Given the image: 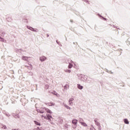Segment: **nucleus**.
<instances>
[{
  "mask_svg": "<svg viewBox=\"0 0 130 130\" xmlns=\"http://www.w3.org/2000/svg\"><path fill=\"white\" fill-rule=\"evenodd\" d=\"M60 122H62V119H60Z\"/></svg>",
  "mask_w": 130,
  "mask_h": 130,
  "instance_id": "c756f323",
  "label": "nucleus"
},
{
  "mask_svg": "<svg viewBox=\"0 0 130 130\" xmlns=\"http://www.w3.org/2000/svg\"><path fill=\"white\" fill-rule=\"evenodd\" d=\"M104 20H105V21H106V18H104Z\"/></svg>",
  "mask_w": 130,
  "mask_h": 130,
  "instance_id": "7c9ffc66",
  "label": "nucleus"
},
{
  "mask_svg": "<svg viewBox=\"0 0 130 130\" xmlns=\"http://www.w3.org/2000/svg\"><path fill=\"white\" fill-rule=\"evenodd\" d=\"M95 123L97 126H99L100 125V123L98 122V121L95 120Z\"/></svg>",
  "mask_w": 130,
  "mask_h": 130,
  "instance_id": "dca6fc26",
  "label": "nucleus"
},
{
  "mask_svg": "<svg viewBox=\"0 0 130 130\" xmlns=\"http://www.w3.org/2000/svg\"><path fill=\"white\" fill-rule=\"evenodd\" d=\"M14 117H15V118H20V116L18 114H14L13 115Z\"/></svg>",
  "mask_w": 130,
  "mask_h": 130,
  "instance_id": "9b49d317",
  "label": "nucleus"
},
{
  "mask_svg": "<svg viewBox=\"0 0 130 130\" xmlns=\"http://www.w3.org/2000/svg\"><path fill=\"white\" fill-rule=\"evenodd\" d=\"M52 93L54 95H57V93H56L55 91H52Z\"/></svg>",
  "mask_w": 130,
  "mask_h": 130,
  "instance_id": "aec40b11",
  "label": "nucleus"
},
{
  "mask_svg": "<svg viewBox=\"0 0 130 130\" xmlns=\"http://www.w3.org/2000/svg\"><path fill=\"white\" fill-rule=\"evenodd\" d=\"M40 129H41V130H44V129L43 127L40 128Z\"/></svg>",
  "mask_w": 130,
  "mask_h": 130,
  "instance_id": "cd10ccee",
  "label": "nucleus"
},
{
  "mask_svg": "<svg viewBox=\"0 0 130 130\" xmlns=\"http://www.w3.org/2000/svg\"><path fill=\"white\" fill-rule=\"evenodd\" d=\"M64 107H66V108H67V109H69V110H71V109H72L71 108V107L67 105H64Z\"/></svg>",
  "mask_w": 130,
  "mask_h": 130,
  "instance_id": "9d476101",
  "label": "nucleus"
},
{
  "mask_svg": "<svg viewBox=\"0 0 130 130\" xmlns=\"http://www.w3.org/2000/svg\"><path fill=\"white\" fill-rule=\"evenodd\" d=\"M40 59L41 61H44V60H46V57L45 56H42L40 58Z\"/></svg>",
  "mask_w": 130,
  "mask_h": 130,
  "instance_id": "39448f33",
  "label": "nucleus"
},
{
  "mask_svg": "<svg viewBox=\"0 0 130 130\" xmlns=\"http://www.w3.org/2000/svg\"><path fill=\"white\" fill-rule=\"evenodd\" d=\"M72 122L74 125L73 126V128H74V129H76L77 128V126H78L77 125L78 124V120H77V119H73L72 121Z\"/></svg>",
  "mask_w": 130,
  "mask_h": 130,
  "instance_id": "f257e3e1",
  "label": "nucleus"
},
{
  "mask_svg": "<svg viewBox=\"0 0 130 130\" xmlns=\"http://www.w3.org/2000/svg\"><path fill=\"white\" fill-rule=\"evenodd\" d=\"M46 115L47 116L46 117L47 118V119H48V120H50V118H52V117L49 115V114H47Z\"/></svg>",
  "mask_w": 130,
  "mask_h": 130,
  "instance_id": "423d86ee",
  "label": "nucleus"
},
{
  "mask_svg": "<svg viewBox=\"0 0 130 130\" xmlns=\"http://www.w3.org/2000/svg\"><path fill=\"white\" fill-rule=\"evenodd\" d=\"M69 69H72L73 68V64L70 63L69 66H68Z\"/></svg>",
  "mask_w": 130,
  "mask_h": 130,
  "instance_id": "6ab92c4d",
  "label": "nucleus"
},
{
  "mask_svg": "<svg viewBox=\"0 0 130 130\" xmlns=\"http://www.w3.org/2000/svg\"><path fill=\"white\" fill-rule=\"evenodd\" d=\"M81 125H83V126H87V124H86V123L82 122L81 123Z\"/></svg>",
  "mask_w": 130,
  "mask_h": 130,
  "instance_id": "2eb2a0df",
  "label": "nucleus"
},
{
  "mask_svg": "<svg viewBox=\"0 0 130 130\" xmlns=\"http://www.w3.org/2000/svg\"><path fill=\"white\" fill-rule=\"evenodd\" d=\"M46 105H48V106H54L55 105V103L53 102L48 103L46 104Z\"/></svg>",
  "mask_w": 130,
  "mask_h": 130,
  "instance_id": "7ed1b4c3",
  "label": "nucleus"
},
{
  "mask_svg": "<svg viewBox=\"0 0 130 130\" xmlns=\"http://www.w3.org/2000/svg\"><path fill=\"white\" fill-rule=\"evenodd\" d=\"M29 58H30L29 57H26V56L22 57V59H23V60H26V61H29V60H28Z\"/></svg>",
  "mask_w": 130,
  "mask_h": 130,
  "instance_id": "20e7f679",
  "label": "nucleus"
},
{
  "mask_svg": "<svg viewBox=\"0 0 130 130\" xmlns=\"http://www.w3.org/2000/svg\"><path fill=\"white\" fill-rule=\"evenodd\" d=\"M34 123L36 125H41L40 123L37 121H34Z\"/></svg>",
  "mask_w": 130,
  "mask_h": 130,
  "instance_id": "f8f14e48",
  "label": "nucleus"
},
{
  "mask_svg": "<svg viewBox=\"0 0 130 130\" xmlns=\"http://www.w3.org/2000/svg\"><path fill=\"white\" fill-rule=\"evenodd\" d=\"M45 111H46V112H47V113H52V112L51 111H50V110H49V109L47 108H45Z\"/></svg>",
  "mask_w": 130,
  "mask_h": 130,
  "instance_id": "0eeeda50",
  "label": "nucleus"
},
{
  "mask_svg": "<svg viewBox=\"0 0 130 130\" xmlns=\"http://www.w3.org/2000/svg\"><path fill=\"white\" fill-rule=\"evenodd\" d=\"M102 128H101V125H100V126H98V129L99 130H101Z\"/></svg>",
  "mask_w": 130,
  "mask_h": 130,
  "instance_id": "b1692460",
  "label": "nucleus"
},
{
  "mask_svg": "<svg viewBox=\"0 0 130 130\" xmlns=\"http://www.w3.org/2000/svg\"><path fill=\"white\" fill-rule=\"evenodd\" d=\"M69 87H70L69 85H68V84L65 85L64 89H66V90H68V89H69Z\"/></svg>",
  "mask_w": 130,
  "mask_h": 130,
  "instance_id": "4468645a",
  "label": "nucleus"
},
{
  "mask_svg": "<svg viewBox=\"0 0 130 130\" xmlns=\"http://www.w3.org/2000/svg\"><path fill=\"white\" fill-rule=\"evenodd\" d=\"M47 89H48V85H47V86H46V87Z\"/></svg>",
  "mask_w": 130,
  "mask_h": 130,
  "instance_id": "c85d7f7f",
  "label": "nucleus"
},
{
  "mask_svg": "<svg viewBox=\"0 0 130 130\" xmlns=\"http://www.w3.org/2000/svg\"><path fill=\"white\" fill-rule=\"evenodd\" d=\"M90 130H96V129H95V128L92 127V128H90Z\"/></svg>",
  "mask_w": 130,
  "mask_h": 130,
  "instance_id": "a878e982",
  "label": "nucleus"
},
{
  "mask_svg": "<svg viewBox=\"0 0 130 130\" xmlns=\"http://www.w3.org/2000/svg\"><path fill=\"white\" fill-rule=\"evenodd\" d=\"M29 30H31V31H34V28H33L32 27H30Z\"/></svg>",
  "mask_w": 130,
  "mask_h": 130,
  "instance_id": "393cba45",
  "label": "nucleus"
},
{
  "mask_svg": "<svg viewBox=\"0 0 130 130\" xmlns=\"http://www.w3.org/2000/svg\"><path fill=\"white\" fill-rule=\"evenodd\" d=\"M2 128H3V129H7V126L5 125H3L2 126Z\"/></svg>",
  "mask_w": 130,
  "mask_h": 130,
  "instance_id": "f3484780",
  "label": "nucleus"
},
{
  "mask_svg": "<svg viewBox=\"0 0 130 130\" xmlns=\"http://www.w3.org/2000/svg\"><path fill=\"white\" fill-rule=\"evenodd\" d=\"M0 41H2V42H5V39L0 37Z\"/></svg>",
  "mask_w": 130,
  "mask_h": 130,
  "instance_id": "a211bd4d",
  "label": "nucleus"
},
{
  "mask_svg": "<svg viewBox=\"0 0 130 130\" xmlns=\"http://www.w3.org/2000/svg\"><path fill=\"white\" fill-rule=\"evenodd\" d=\"M42 118H44V119H47V118L46 117V116H43V115H42Z\"/></svg>",
  "mask_w": 130,
  "mask_h": 130,
  "instance_id": "4be33fe9",
  "label": "nucleus"
},
{
  "mask_svg": "<svg viewBox=\"0 0 130 130\" xmlns=\"http://www.w3.org/2000/svg\"><path fill=\"white\" fill-rule=\"evenodd\" d=\"M124 122L126 124H128L129 123V122H128V120H127V119H124Z\"/></svg>",
  "mask_w": 130,
  "mask_h": 130,
  "instance_id": "1a4fd4ad",
  "label": "nucleus"
},
{
  "mask_svg": "<svg viewBox=\"0 0 130 130\" xmlns=\"http://www.w3.org/2000/svg\"><path fill=\"white\" fill-rule=\"evenodd\" d=\"M71 22H73V21H72V20H71Z\"/></svg>",
  "mask_w": 130,
  "mask_h": 130,
  "instance_id": "2f4dec72",
  "label": "nucleus"
},
{
  "mask_svg": "<svg viewBox=\"0 0 130 130\" xmlns=\"http://www.w3.org/2000/svg\"><path fill=\"white\" fill-rule=\"evenodd\" d=\"M77 87L78 89H79V90H82L83 89V86L81 85V84H78Z\"/></svg>",
  "mask_w": 130,
  "mask_h": 130,
  "instance_id": "6e6552de",
  "label": "nucleus"
},
{
  "mask_svg": "<svg viewBox=\"0 0 130 130\" xmlns=\"http://www.w3.org/2000/svg\"><path fill=\"white\" fill-rule=\"evenodd\" d=\"M75 100V99L74 98H70L69 100V104L70 106H73L74 105V103L73 101Z\"/></svg>",
  "mask_w": 130,
  "mask_h": 130,
  "instance_id": "f03ea898",
  "label": "nucleus"
},
{
  "mask_svg": "<svg viewBox=\"0 0 130 130\" xmlns=\"http://www.w3.org/2000/svg\"><path fill=\"white\" fill-rule=\"evenodd\" d=\"M40 113H44V112L43 111H40Z\"/></svg>",
  "mask_w": 130,
  "mask_h": 130,
  "instance_id": "bb28decb",
  "label": "nucleus"
},
{
  "mask_svg": "<svg viewBox=\"0 0 130 130\" xmlns=\"http://www.w3.org/2000/svg\"><path fill=\"white\" fill-rule=\"evenodd\" d=\"M34 130H41L39 127H37V128H35Z\"/></svg>",
  "mask_w": 130,
  "mask_h": 130,
  "instance_id": "412c9836",
  "label": "nucleus"
},
{
  "mask_svg": "<svg viewBox=\"0 0 130 130\" xmlns=\"http://www.w3.org/2000/svg\"><path fill=\"white\" fill-rule=\"evenodd\" d=\"M79 121L80 123H82V122H83L84 121V120L82 118H79Z\"/></svg>",
  "mask_w": 130,
  "mask_h": 130,
  "instance_id": "ddd939ff",
  "label": "nucleus"
},
{
  "mask_svg": "<svg viewBox=\"0 0 130 130\" xmlns=\"http://www.w3.org/2000/svg\"><path fill=\"white\" fill-rule=\"evenodd\" d=\"M66 73H71V70H67L66 71Z\"/></svg>",
  "mask_w": 130,
  "mask_h": 130,
  "instance_id": "5701e85b",
  "label": "nucleus"
}]
</instances>
